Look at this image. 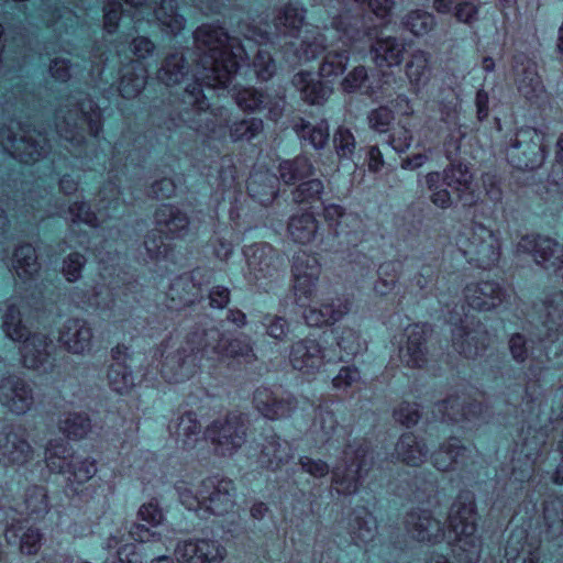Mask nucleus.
I'll return each instance as SVG.
<instances>
[{"label":"nucleus","instance_id":"nucleus-6","mask_svg":"<svg viewBox=\"0 0 563 563\" xmlns=\"http://www.w3.org/2000/svg\"><path fill=\"white\" fill-rule=\"evenodd\" d=\"M373 464L372 452L363 446H347L342 461L332 470V485L338 494L352 495L358 490L361 479Z\"/></svg>","mask_w":563,"mask_h":563},{"label":"nucleus","instance_id":"nucleus-41","mask_svg":"<svg viewBox=\"0 0 563 563\" xmlns=\"http://www.w3.org/2000/svg\"><path fill=\"white\" fill-rule=\"evenodd\" d=\"M147 71L139 62H132L124 70L120 81V93L123 98L136 97L145 87Z\"/></svg>","mask_w":563,"mask_h":563},{"label":"nucleus","instance_id":"nucleus-55","mask_svg":"<svg viewBox=\"0 0 563 563\" xmlns=\"http://www.w3.org/2000/svg\"><path fill=\"white\" fill-rule=\"evenodd\" d=\"M229 131L233 142L251 141L263 131V121L261 119L251 118L233 122Z\"/></svg>","mask_w":563,"mask_h":563},{"label":"nucleus","instance_id":"nucleus-51","mask_svg":"<svg viewBox=\"0 0 563 563\" xmlns=\"http://www.w3.org/2000/svg\"><path fill=\"white\" fill-rule=\"evenodd\" d=\"M59 430L69 439H82L90 431L91 424L87 415L67 413L59 420Z\"/></svg>","mask_w":563,"mask_h":563},{"label":"nucleus","instance_id":"nucleus-13","mask_svg":"<svg viewBox=\"0 0 563 563\" xmlns=\"http://www.w3.org/2000/svg\"><path fill=\"white\" fill-rule=\"evenodd\" d=\"M201 514L225 516L235 506V486L231 479L209 477L201 482Z\"/></svg>","mask_w":563,"mask_h":563},{"label":"nucleus","instance_id":"nucleus-49","mask_svg":"<svg viewBox=\"0 0 563 563\" xmlns=\"http://www.w3.org/2000/svg\"><path fill=\"white\" fill-rule=\"evenodd\" d=\"M435 24L434 15L420 9L408 12L402 19L405 29L417 37L429 34Z\"/></svg>","mask_w":563,"mask_h":563},{"label":"nucleus","instance_id":"nucleus-54","mask_svg":"<svg viewBox=\"0 0 563 563\" xmlns=\"http://www.w3.org/2000/svg\"><path fill=\"white\" fill-rule=\"evenodd\" d=\"M2 329L12 341H21L26 338L27 329L22 323L20 309L15 305H9L2 317Z\"/></svg>","mask_w":563,"mask_h":563},{"label":"nucleus","instance_id":"nucleus-17","mask_svg":"<svg viewBox=\"0 0 563 563\" xmlns=\"http://www.w3.org/2000/svg\"><path fill=\"white\" fill-rule=\"evenodd\" d=\"M429 328L426 324H411L405 329L399 344V358L408 367H422L427 363V338Z\"/></svg>","mask_w":563,"mask_h":563},{"label":"nucleus","instance_id":"nucleus-45","mask_svg":"<svg viewBox=\"0 0 563 563\" xmlns=\"http://www.w3.org/2000/svg\"><path fill=\"white\" fill-rule=\"evenodd\" d=\"M12 266L18 277L24 282L37 274L40 266L34 247L30 244L19 246Z\"/></svg>","mask_w":563,"mask_h":563},{"label":"nucleus","instance_id":"nucleus-33","mask_svg":"<svg viewBox=\"0 0 563 563\" xmlns=\"http://www.w3.org/2000/svg\"><path fill=\"white\" fill-rule=\"evenodd\" d=\"M292 84L302 100L310 104L323 103L332 93V88L324 85L310 71H299L292 78Z\"/></svg>","mask_w":563,"mask_h":563},{"label":"nucleus","instance_id":"nucleus-52","mask_svg":"<svg viewBox=\"0 0 563 563\" xmlns=\"http://www.w3.org/2000/svg\"><path fill=\"white\" fill-rule=\"evenodd\" d=\"M279 173L286 184H291L312 175L313 167L308 158L297 157L294 161L280 163Z\"/></svg>","mask_w":563,"mask_h":563},{"label":"nucleus","instance_id":"nucleus-1","mask_svg":"<svg viewBox=\"0 0 563 563\" xmlns=\"http://www.w3.org/2000/svg\"><path fill=\"white\" fill-rule=\"evenodd\" d=\"M247 46L236 38L229 37L222 27L216 25H201L195 33L197 47L202 51L200 66L202 68L199 79L186 87L181 111V120L191 129L206 135L218 136L213 114L208 112L209 104L202 95V84L211 88H224L241 66V62L250 59L249 51L254 44L260 46L269 40L268 33L256 26L242 25Z\"/></svg>","mask_w":563,"mask_h":563},{"label":"nucleus","instance_id":"nucleus-39","mask_svg":"<svg viewBox=\"0 0 563 563\" xmlns=\"http://www.w3.org/2000/svg\"><path fill=\"white\" fill-rule=\"evenodd\" d=\"M292 457V452L287 441L278 437H272L263 445L260 462L262 465L275 470Z\"/></svg>","mask_w":563,"mask_h":563},{"label":"nucleus","instance_id":"nucleus-47","mask_svg":"<svg viewBox=\"0 0 563 563\" xmlns=\"http://www.w3.org/2000/svg\"><path fill=\"white\" fill-rule=\"evenodd\" d=\"M201 424L195 412L188 411L179 417L176 434L185 449H191L200 439Z\"/></svg>","mask_w":563,"mask_h":563},{"label":"nucleus","instance_id":"nucleus-37","mask_svg":"<svg viewBox=\"0 0 563 563\" xmlns=\"http://www.w3.org/2000/svg\"><path fill=\"white\" fill-rule=\"evenodd\" d=\"M97 471L95 459L80 455L71 456L65 473L67 486L77 492L78 486L89 482L97 474Z\"/></svg>","mask_w":563,"mask_h":563},{"label":"nucleus","instance_id":"nucleus-4","mask_svg":"<svg viewBox=\"0 0 563 563\" xmlns=\"http://www.w3.org/2000/svg\"><path fill=\"white\" fill-rule=\"evenodd\" d=\"M456 245L468 263L483 269L497 265L501 256L500 232L482 223H475L462 232Z\"/></svg>","mask_w":563,"mask_h":563},{"label":"nucleus","instance_id":"nucleus-36","mask_svg":"<svg viewBox=\"0 0 563 563\" xmlns=\"http://www.w3.org/2000/svg\"><path fill=\"white\" fill-rule=\"evenodd\" d=\"M427 453L426 443L411 432L404 433L395 446L396 457L411 466L422 464L426 461Z\"/></svg>","mask_w":563,"mask_h":563},{"label":"nucleus","instance_id":"nucleus-8","mask_svg":"<svg viewBox=\"0 0 563 563\" xmlns=\"http://www.w3.org/2000/svg\"><path fill=\"white\" fill-rule=\"evenodd\" d=\"M544 135L533 128H521L509 140L508 162L519 169H533L545 159Z\"/></svg>","mask_w":563,"mask_h":563},{"label":"nucleus","instance_id":"nucleus-53","mask_svg":"<svg viewBox=\"0 0 563 563\" xmlns=\"http://www.w3.org/2000/svg\"><path fill=\"white\" fill-rule=\"evenodd\" d=\"M185 75L184 58L179 54L169 55L158 70V79L166 86L178 84Z\"/></svg>","mask_w":563,"mask_h":563},{"label":"nucleus","instance_id":"nucleus-9","mask_svg":"<svg viewBox=\"0 0 563 563\" xmlns=\"http://www.w3.org/2000/svg\"><path fill=\"white\" fill-rule=\"evenodd\" d=\"M332 27L340 34V41L344 48L327 51L319 68V75L323 78L342 75L347 66L350 54L347 46L361 40V31L356 29L347 15L332 18Z\"/></svg>","mask_w":563,"mask_h":563},{"label":"nucleus","instance_id":"nucleus-19","mask_svg":"<svg viewBox=\"0 0 563 563\" xmlns=\"http://www.w3.org/2000/svg\"><path fill=\"white\" fill-rule=\"evenodd\" d=\"M507 297L506 289L493 280L471 283L464 288L466 305L476 311H492L500 307Z\"/></svg>","mask_w":563,"mask_h":563},{"label":"nucleus","instance_id":"nucleus-62","mask_svg":"<svg viewBox=\"0 0 563 563\" xmlns=\"http://www.w3.org/2000/svg\"><path fill=\"white\" fill-rule=\"evenodd\" d=\"M323 191V184L319 179H311L301 183L292 192V198L297 203L309 202L318 199Z\"/></svg>","mask_w":563,"mask_h":563},{"label":"nucleus","instance_id":"nucleus-64","mask_svg":"<svg viewBox=\"0 0 563 563\" xmlns=\"http://www.w3.org/2000/svg\"><path fill=\"white\" fill-rule=\"evenodd\" d=\"M137 518L148 523L151 527H158L165 520V515L156 499H151L141 505L137 510Z\"/></svg>","mask_w":563,"mask_h":563},{"label":"nucleus","instance_id":"nucleus-29","mask_svg":"<svg viewBox=\"0 0 563 563\" xmlns=\"http://www.w3.org/2000/svg\"><path fill=\"white\" fill-rule=\"evenodd\" d=\"M515 71L519 92L528 100L539 98L543 92V85L536 64L525 56L516 57Z\"/></svg>","mask_w":563,"mask_h":563},{"label":"nucleus","instance_id":"nucleus-11","mask_svg":"<svg viewBox=\"0 0 563 563\" xmlns=\"http://www.w3.org/2000/svg\"><path fill=\"white\" fill-rule=\"evenodd\" d=\"M320 274L321 265L316 256L306 252L294 256V294L298 306L306 307L316 297Z\"/></svg>","mask_w":563,"mask_h":563},{"label":"nucleus","instance_id":"nucleus-48","mask_svg":"<svg viewBox=\"0 0 563 563\" xmlns=\"http://www.w3.org/2000/svg\"><path fill=\"white\" fill-rule=\"evenodd\" d=\"M323 217L328 225L333 229L338 235L349 233L343 227H356L360 223L355 214L346 213L341 206L335 203L324 206Z\"/></svg>","mask_w":563,"mask_h":563},{"label":"nucleus","instance_id":"nucleus-38","mask_svg":"<svg viewBox=\"0 0 563 563\" xmlns=\"http://www.w3.org/2000/svg\"><path fill=\"white\" fill-rule=\"evenodd\" d=\"M437 407L438 411L442 413L443 419L453 422L472 421L475 417L482 415L483 411L481 404L472 402L465 405V401H462L457 396L450 397Z\"/></svg>","mask_w":563,"mask_h":563},{"label":"nucleus","instance_id":"nucleus-63","mask_svg":"<svg viewBox=\"0 0 563 563\" xmlns=\"http://www.w3.org/2000/svg\"><path fill=\"white\" fill-rule=\"evenodd\" d=\"M196 287L188 277H178L172 284L168 296L173 301H178L181 305H187L194 301L190 295L191 290Z\"/></svg>","mask_w":563,"mask_h":563},{"label":"nucleus","instance_id":"nucleus-23","mask_svg":"<svg viewBox=\"0 0 563 563\" xmlns=\"http://www.w3.org/2000/svg\"><path fill=\"white\" fill-rule=\"evenodd\" d=\"M352 300L349 298H335L329 302L308 306L302 317L310 327H321L335 323L343 319L352 309Z\"/></svg>","mask_w":563,"mask_h":563},{"label":"nucleus","instance_id":"nucleus-61","mask_svg":"<svg viewBox=\"0 0 563 563\" xmlns=\"http://www.w3.org/2000/svg\"><path fill=\"white\" fill-rule=\"evenodd\" d=\"M333 143L338 155L341 158H351L355 151V139L346 128H339L334 134Z\"/></svg>","mask_w":563,"mask_h":563},{"label":"nucleus","instance_id":"nucleus-21","mask_svg":"<svg viewBox=\"0 0 563 563\" xmlns=\"http://www.w3.org/2000/svg\"><path fill=\"white\" fill-rule=\"evenodd\" d=\"M405 76L411 92L420 96L428 88L433 76L431 53L415 49L405 65Z\"/></svg>","mask_w":563,"mask_h":563},{"label":"nucleus","instance_id":"nucleus-35","mask_svg":"<svg viewBox=\"0 0 563 563\" xmlns=\"http://www.w3.org/2000/svg\"><path fill=\"white\" fill-rule=\"evenodd\" d=\"M277 187L278 179L268 172H253L247 180L250 196L262 205H268L275 199L278 190Z\"/></svg>","mask_w":563,"mask_h":563},{"label":"nucleus","instance_id":"nucleus-14","mask_svg":"<svg viewBox=\"0 0 563 563\" xmlns=\"http://www.w3.org/2000/svg\"><path fill=\"white\" fill-rule=\"evenodd\" d=\"M174 555L178 563H221L227 550L213 539H186L176 543Z\"/></svg>","mask_w":563,"mask_h":563},{"label":"nucleus","instance_id":"nucleus-60","mask_svg":"<svg viewBox=\"0 0 563 563\" xmlns=\"http://www.w3.org/2000/svg\"><path fill=\"white\" fill-rule=\"evenodd\" d=\"M327 35L317 34L313 37L306 35L301 41L300 49L298 51V59L301 62H308L318 56L321 52L327 49L324 44Z\"/></svg>","mask_w":563,"mask_h":563},{"label":"nucleus","instance_id":"nucleus-40","mask_svg":"<svg viewBox=\"0 0 563 563\" xmlns=\"http://www.w3.org/2000/svg\"><path fill=\"white\" fill-rule=\"evenodd\" d=\"M306 19V9L303 7L287 3L278 10L275 18L276 29L291 36L297 35Z\"/></svg>","mask_w":563,"mask_h":563},{"label":"nucleus","instance_id":"nucleus-50","mask_svg":"<svg viewBox=\"0 0 563 563\" xmlns=\"http://www.w3.org/2000/svg\"><path fill=\"white\" fill-rule=\"evenodd\" d=\"M295 131L317 150L323 148L329 140V125L325 121L313 125L302 120L295 125Z\"/></svg>","mask_w":563,"mask_h":563},{"label":"nucleus","instance_id":"nucleus-5","mask_svg":"<svg viewBox=\"0 0 563 563\" xmlns=\"http://www.w3.org/2000/svg\"><path fill=\"white\" fill-rule=\"evenodd\" d=\"M57 123V132L65 140L80 144L84 140V135L77 129L79 122L80 125L86 123L92 135L97 136L101 131V114L99 108L82 93L73 97L68 100L65 109L59 110Z\"/></svg>","mask_w":563,"mask_h":563},{"label":"nucleus","instance_id":"nucleus-15","mask_svg":"<svg viewBox=\"0 0 563 563\" xmlns=\"http://www.w3.org/2000/svg\"><path fill=\"white\" fill-rule=\"evenodd\" d=\"M332 361L327 349L314 339H301L290 346L289 363L303 375H314Z\"/></svg>","mask_w":563,"mask_h":563},{"label":"nucleus","instance_id":"nucleus-57","mask_svg":"<svg viewBox=\"0 0 563 563\" xmlns=\"http://www.w3.org/2000/svg\"><path fill=\"white\" fill-rule=\"evenodd\" d=\"M179 501L188 509L201 514L202 498H201V484L199 488L194 492L190 485L184 481L175 484Z\"/></svg>","mask_w":563,"mask_h":563},{"label":"nucleus","instance_id":"nucleus-27","mask_svg":"<svg viewBox=\"0 0 563 563\" xmlns=\"http://www.w3.org/2000/svg\"><path fill=\"white\" fill-rule=\"evenodd\" d=\"M406 45L396 36H382L371 47L374 64L378 68L399 66L404 60Z\"/></svg>","mask_w":563,"mask_h":563},{"label":"nucleus","instance_id":"nucleus-34","mask_svg":"<svg viewBox=\"0 0 563 563\" xmlns=\"http://www.w3.org/2000/svg\"><path fill=\"white\" fill-rule=\"evenodd\" d=\"M287 232L295 243L307 245L317 239L319 223L311 212L297 213L290 217Z\"/></svg>","mask_w":563,"mask_h":563},{"label":"nucleus","instance_id":"nucleus-10","mask_svg":"<svg viewBox=\"0 0 563 563\" xmlns=\"http://www.w3.org/2000/svg\"><path fill=\"white\" fill-rule=\"evenodd\" d=\"M0 143L13 157L25 164L38 161L46 153V139L40 133L35 139L21 126L20 122L14 120H11L7 128L0 130Z\"/></svg>","mask_w":563,"mask_h":563},{"label":"nucleus","instance_id":"nucleus-46","mask_svg":"<svg viewBox=\"0 0 563 563\" xmlns=\"http://www.w3.org/2000/svg\"><path fill=\"white\" fill-rule=\"evenodd\" d=\"M543 323L549 331H563V291H554L544 299Z\"/></svg>","mask_w":563,"mask_h":563},{"label":"nucleus","instance_id":"nucleus-7","mask_svg":"<svg viewBox=\"0 0 563 563\" xmlns=\"http://www.w3.org/2000/svg\"><path fill=\"white\" fill-rule=\"evenodd\" d=\"M205 437L220 456H232L246 441V427L239 413H229L212 421L205 431Z\"/></svg>","mask_w":563,"mask_h":563},{"label":"nucleus","instance_id":"nucleus-25","mask_svg":"<svg viewBox=\"0 0 563 563\" xmlns=\"http://www.w3.org/2000/svg\"><path fill=\"white\" fill-rule=\"evenodd\" d=\"M156 231L167 239H183L189 233V218L179 208L162 205L155 212Z\"/></svg>","mask_w":563,"mask_h":563},{"label":"nucleus","instance_id":"nucleus-2","mask_svg":"<svg viewBox=\"0 0 563 563\" xmlns=\"http://www.w3.org/2000/svg\"><path fill=\"white\" fill-rule=\"evenodd\" d=\"M243 357L250 361L253 349L246 339L229 340L218 329L198 330L190 333L177 352L167 356L161 374L169 383L192 377L203 365L214 367L227 358Z\"/></svg>","mask_w":563,"mask_h":563},{"label":"nucleus","instance_id":"nucleus-3","mask_svg":"<svg viewBox=\"0 0 563 563\" xmlns=\"http://www.w3.org/2000/svg\"><path fill=\"white\" fill-rule=\"evenodd\" d=\"M426 187L430 192L431 202L441 209L452 206L451 188L465 206H472L478 200V192L471 168L462 163L451 164L443 173L430 172L423 177Z\"/></svg>","mask_w":563,"mask_h":563},{"label":"nucleus","instance_id":"nucleus-24","mask_svg":"<svg viewBox=\"0 0 563 563\" xmlns=\"http://www.w3.org/2000/svg\"><path fill=\"white\" fill-rule=\"evenodd\" d=\"M253 401L257 411L269 420L290 416L297 406L295 397H278L267 388H257Z\"/></svg>","mask_w":563,"mask_h":563},{"label":"nucleus","instance_id":"nucleus-26","mask_svg":"<svg viewBox=\"0 0 563 563\" xmlns=\"http://www.w3.org/2000/svg\"><path fill=\"white\" fill-rule=\"evenodd\" d=\"M452 335L454 349L468 358L481 355L490 342L488 332L481 324L473 329L456 327Z\"/></svg>","mask_w":563,"mask_h":563},{"label":"nucleus","instance_id":"nucleus-28","mask_svg":"<svg viewBox=\"0 0 563 563\" xmlns=\"http://www.w3.org/2000/svg\"><path fill=\"white\" fill-rule=\"evenodd\" d=\"M49 338L43 333H33L24 338L21 346L23 365L31 369L45 368L49 361Z\"/></svg>","mask_w":563,"mask_h":563},{"label":"nucleus","instance_id":"nucleus-31","mask_svg":"<svg viewBox=\"0 0 563 563\" xmlns=\"http://www.w3.org/2000/svg\"><path fill=\"white\" fill-rule=\"evenodd\" d=\"M128 349L125 346H115L112 350L113 363L109 366L108 382L112 390L124 394L135 385L132 372L125 364Z\"/></svg>","mask_w":563,"mask_h":563},{"label":"nucleus","instance_id":"nucleus-58","mask_svg":"<svg viewBox=\"0 0 563 563\" xmlns=\"http://www.w3.org/2000/svg\"><path fill=\"white\" fill-rule=\"evenodd\" d=\"M68 213L69 219L74 223L82 222L93 228L98 227L104 218V214L101 210H99L98 214L90 212L89 208L85 202L74 203L73 206L69 207ZM106 216H108V213H106Z\"/></svg>","mask_w":563,"mask_h":563},{"label":"nucleus","instance_id":"nucleus-42","mask_svg":"<svg viewBox=\"0 0 563 563\" xmlns=\"http://www.w3.org/2000/svg\"><path fill=\"white\" fill-rule=\"evenodd\" d=\"M338 429V421L332 410L320 406L314 409L310 433L317 442H328Z\"/></svg>","mask_w":563,"mask_h":563},{"label":"nucleus","instance_id":"nucleus-56","mask_svg":"<svg viewBox=\"0 0 563 563\" xmlns=\"http://www.w3.org/2000/svg\"><path fill=\"white\" fill-rule=\"evenodd\" d=\"M336 344L346 355H356L365 347V342L352 328H341L336 332Z\"/></svg>","mask_w":563,"mask_h":563},{"label":"nucleus","instance_id":"nucleus-59","mask_svg":"<svg viewBox=\"0 0 563 563\" xmlns=\"http://www.w3.org/2000/svg\"><path fill=\"white\" fill-rule=\"evenodd\" d=\"M234 98L241 109L253 112L262 110L267 96L253 88H243L235 93Z\"/></svg>","mask_w":563,"mask_h":563},{"label":"nucleus","instance_id":"nucleus-43","mask_svg":"<svg viewBox=\"0 0 563 563\" xmlns=\"http://www.w3.org/2000/svg\"><path fill=\"white\" fill-rule=\"evenodd\" d=\"M155 16L164 32L177 35L185 29L186 20L177 13L175 0H162L155 10Z\"/></svg>","mask_w":563,"mask_h":563},{"label":"nucleus","instance_id":"nucleus-30","mask_svg":"<svg viewBox=\"0 0 563 563\" xmlns=\"http://www.w3.org/2000/svg\"><path fill=\"white\" fill-rule=\"evenodd\" d=\"M470 454L471 451L463 446L459 439L451 438L433 453L432 462L439 471H453L465 466Z\"/></svg>","mask_w":563,"mask_h":563},{"label":"nucleus","instance_id":"nucleus-20","mask_svg":"<svg viewBox=\"0 0 563 563\" xmlns=\"http://www.w3.org/2000/svg\"><path fill=\"white\" fill-rule=\"evenodd\" d=\"M247 275L251 280L260 282L277 272L278 254L267 243H256L245 250Z\"/></svg>","mask_w":563,"mask_h":563},{"label":"nucleus","instance_id":"nucleus-16","mask_svg":"<svg viewBox=\"0 0 563 563\" xmlns=\"http://www.w3.org/2000/svg\"><path fill=\"white\" fill-rule=\"evenodd\" d=\"M33 456V448L23 430L9 428L0 431V463L20 467L31 462Z\"/></svg>","mask_w":563,"mask_h":563},{"label":"nucleus","instance_id":"nucleus-32","mask_svg":"<svg viewBox=\"0 0 563 563\" xmlns=\"http://www.w3.org/2000/svg\"><path fill=\"white\" fill-rule=\"evenodd\" d=\"M347 530L355 543L366 545L377 537V520L366 508L355 509L349 517Z\"/></svg>","mask_w":563,"mask_h":563},{"label":"nucleus","instance_id":"nucleus-12","mask_svg":"<svg viewBox=\"0 0 563 563\" xmlns=\"http://www.w3.org/2000/svg\"><path fill=\"white\" fill-rule=\"evenodd\" d=\"M517 253L530 254L545 271L558 272L563 266V246L555 240L539 234L523 235L517 243Z\"/></svg>","mask_w":563,"mask_h":563},{"label":"nucleus","instance_id":"nucleus-44","mask_svg":"<svg viewBox=\"0 0 563 563\" xmlns=\"http://www.w3.org/2000/svg\"><path fill=\"white\" fill-rule=\"evenodd\" d=\"M75 456L68 444L62 440L49 441L45 450V463L51 472L65 474L69 460Z\"/></svg>","mask_w":563,"mask_h":563},{"label":"nucleus","instance_id":"nucleus-18","mask_svg":"<svg viewBox=\"0 0 563 563\" xmlns=\"http://www.w3.org/2000/svg\"><path fill=\"white\" fill-rule=\"evenodd\" d=\"M34 402L32 387L18 375H8L0 380V404L16 415L27 412Z\"/></svg>","mask_w":563,"mask_h":563},{"label":"nucleus","instance_id":"nucleus-22","mask_svg":"<svg viewBox=\"0 0 563 563\" xmlns=\"http://www.w3.org/2000/svg\"><path fill=\"white\" fill-rule=\"evenodd\" d=\"M92 329L84 319H68L59 330L60 344L73 354H86L92 346Z\"/></svg>","mask_w":563,"mask_h":563}]
</instances>
